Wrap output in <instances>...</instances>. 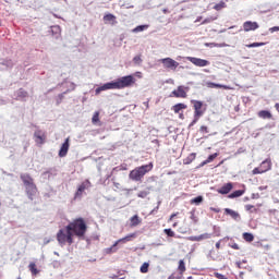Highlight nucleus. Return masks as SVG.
Returning a JSON list of instances; mask_svg holds the SVG:
<instances>
[{
    "label": "nucleus",
    "instance_id": "nucleus-4",
    "mask_svg": "<svg viewBox=\"0 0 279 279\" xmlns=\"http://www.w3.org/2000/svg\"><path fill=\"white\" fill-rule=\"evenodd\" d=\"M57 241L61 247H64L66 243L69 245H73V232L71 230L66 229H60L57 233Z\"/></svg>",
    "mask_w": 279,
    "mask_h": 279
},
{
    "label": "nucleus",
    "instance_id": "nucleus-5",
    "mask_svg": "<svg viewBox=\"0 0 279 279\" xmlns=\"http://www.w3.org/2000/svg\"><path fill=\"white\" fill-rule=\"evenodd\" d=\"M116 82L118 84V89L121 90L123 88H130V86L136 82V78H134L132 75H126L117 78Z\"/></svg>",
    "mask_w": 279,
    "mask_h": 279
},
{
    "label": "nucleus",
    "instance_id": "nucleus-49",
    "mask_svg": "<svg viewBox=\"0 0 279 279\" xmlns=\"http://www.w3.org/2000/svg\"><path fill=\"white\" fill-rule=\"evenodd\" d=\"M201 132H205V134H208V126L202 125L199 129Z\"/></svg>",
    "mask_w": 279,
    "mask_h": 279
},
{
    "label": "nucleus",
    "instance_id": "nucleus-63",
    "mask_svg": "<svg viewBox=\"0 0 279 279\" xmlns=\"http://www.w3.org/2000/svg\"><path fill=\"white\" fill-rule=\"evenodd\" d=\"M51 174V171H46L43 173V175H50Z\"/></svg>",
    "mask_w": 279,
    "mask_h": 279
},
{
    "label": "nucleus",
    "instance_id": "nucleus-1",
    "mask_svg": "<svg viewBox=\"0 0 279 279\" xmlns=\"http://www.w3.org/2000/svg\"><path fill=\"white\" fill-rule=\"evenodd\" d=\"M66 230H70L72 234H75V236H78L80 239L86 234V230H88V226H86V222L83 218H78L73 220L66 226Z\"/></svg>",
    "mask_w": 279,
    "mask_h": 279
},
{
    "label": "nucleus",
    "instance_id": "nucleus-57",
    "mask_svg": "<svg viewBox=\"0 0 279 279\" xmlns=\"http://www.w3.org/2000/svg\"><path fill=\"white\" fill-rule=\"evenodd\" d=\"M70 90H75V83H70Z\"/></svg>",
    "mask_w": 279,
    "mask_h": 279
},
{
    "label": "nucleus",
    "instance_id": "nucleus-20",
    "mask_svg": "<svg viewBox=\"0 0 279 279\" xmlns=\"http://www.w3.org/2000/svg\"><path fill=\"white\" fill-rule=\"evenodd\" d=\"M104 22L111 23V25H114V24H117V16H114V14H112V13L106 14L104 16Z\"/></svg>",
    "mask_w": 279,
    "mask_h": 279
},
{
    "label": "nucleus",
    "instance_id": "nucleus-6",
    "mask_svg": "<svg viewBox=\"0 0 279 279\" xmlns=\"http://www.w3.org/2000/svg\"><path fill=\"white\" fill-rule=\"evenodd\" d=\"M102 90H119L117 80L105 83L104 85L99 86L95 89V94L99 95L100 93H102Z\"/></svg>",
    "mask_w": 279,
    "mask_h": 279
},
{
    "label": "nucleus",
    "instance_id": "nucleus-39",
    "mask_svg": "<svg viewBox=\"0 0 279 279\" xmlns=\"http://www.w3.org/2000/svg\"><path fill=\"white\" fill-rule=\"evenodd\" d=\"M223 8H226V2H220L218 4H215L214 10L219 11V10H223Z\"/></svg>",
    "mask_w": 279,
    "mask_h": 279
},
{
    "label": "nucleus",
    "instance_id": "nucleus-2",
    "mask_svg": "<svg viewBox=\"0 0 279 279\" xmlns=\"http://www.w3.org/2000/svg\"><path fill=\"white\" fill-rule=\"evenodd\" d=\"M20 178L25 186V192H26L28 199H31L33 202L34 196L36 195V193H38V189L36 187V184L34 183V179L32 178V175H29V173H22L20 175Z\"/></svg>",
    "mask_w": 279,
    "mask_h": 279
},
{
    "label": "nucleus",
    "instance_id": "nucleus-42",
    "mask_svg": "<svg viewBox=\"0 0 279 279\" xmlns=\"http://www.w3.org/2000/svg\"><path fill=\"white\" fill-rule=\"evenodd\" d=\"M199 117H202V116H197L194 113V120L190 123V128H193V125H195V123H197V121H199Z\"/></svg>",
    "mask_w": 279,
    "mask_h": 279
},
{
    "label": "nucleus",
    "instance_id": "nucleus-23",
    "mask_svg": "<svg viewBox=\"0 0 279 279\" xmlns=\"http://www.w3.org/2000/svg\"><path fill=\"white\" fill-rule=\"evenodd\" d=\"M130 221H131V228H136V226H140L142 220L138 217V215H134L133 217H131Z\"/></svg>",
    "mask_w": 279,
    "mask_h": 279
},
{
    "label": "nucleus",
    "instance_id": "nucleus-40",
    "mask_svg": "<svg viewBox=\"0 0 279 279\" xmlns=\"http://www.w3.org/2000/svg\"><path fill=\"white\" fill-rule=\"evenodd\" d=\"M264 43H253L251 45H246L248 49H253L254 47H263Z\"/></svg>",
    "mask_w": 279,
    "mask_h": 279
},
{
    "label": "nucleus",
    "instance_id": "nucleus-38",
    "mask_svg": "<svg viewBox=\"0 0 279 279\" xmlns=\"http://www.w3.org/2000/svg\"><path fill=\"white\" fill-rule=\"evenodd\" d=\"M147 195H149V191H141L137 194V197H141L142 199H145V197H147Z\"/></svg>",
    "mask_w": 279,
    "mask_h": 279
},
{
    "label": "nucleus",
    "instance_id": "nucleus-35",
    "mask_svg": "<svg viewBox=\"0 0 279 279\" xmlns=\"http://www.w3.org/2000/svg\"><path fill=\"white\" fill-rule=\"evenodd\" d=\"M190 219H192L193 223H198L199 218H197V216H195V209L190 211Z\"/></svg>",
    "mask_w": 279,
    "mask_h": 279
},
{
    "label": "nucleus",
    "instance_id": "nucleus-10",
    "mask_svg": "<svg viewBox=\"0 0 279 279\" xmlns=\"http://www.w3.org/2000/svg\"><path fill=\"white\" fill-rule=\"evenodd\" d=\"M191 104H193V108L195 110L194 114H196V117H203L204 111L202 108L204 107V102L202 100H191Z\"/></svg>",
    "mask_w": 279,
    "mask_h": 279
},
{
    "label": "nucleus",
    "instance_id": "nucleus-64",
    "mask_svg": "<svg viewBox=\"0 0 279 279\" xmlns=\"http://www.w3.org/2000/svg\"><path fill=\"white\" fill-rule=\"evenodd\" d=\"M179 119H184V113H180Z\"/></svg>",
    "mask_w": 279,
    "mask_h": 279
},
{
    "label": "nucleus",
    "instance_id": "nucleus-62",
    "mask_svg": "<svg viewBox=\"0 0 279 279\" xmlns=\"http://www.w3.org/2000/svg\"><path fill=\"white\" fill-rule=\"evenodd\" d=\"M119 277H118V279H125V277L123 276V274H120V275H118Z\"/></svg>",
    "mask_w": 279,
    "mask_h": 279
},
{
    "label": "nucleus",
    "instance_id": "nucleus-13",
    "mask_svg": "<svg viewBox=\"0 0 279 279\" xmlns=\"http://www.w3.org/2000/svg\"><path fill=\"white\" fill-rule=\"evenodd\" d=\"M34 138L38 145H43L45 143V132H43L40 129H37L34 132Z\"/></svg>",
    "mask_w": 279,
    "mask_h": 279
},
{
    "label": "nucleus",
    "instance_id": "nucleus-27",
    "mask_svg": "<svg viewBox=\"0 0 279 279\" xmlns=\"http://www.w3.org/2000/svg\"><path fill=\"white\" fill-rule=\"evenodd\" d=\"M196 154L192 153L190 154L184 160H183V165H191V162H193V160H195Z\"/></svg>",
    "mask_w": 279,
    "mask_h": 279
},
{
    "label": "nucleus",
    "instance_id": "nucleus-26",
    "mask_svg": "<svg viewBox=\"0 0 279 279\" xmlns=\"http://www.w3.org/2000/svg\"><path fill=\"white\" fill-rule=\"evenodd\" d=\"M28 269L31 271V274L33 276H38V268H36V263L32 262L29 265H28Z\"/></svg>",
    "mask_w": 279,
    "mask_h": 279
},
{
    "label": "nucleus",
    "instance_id": "nucleus-11",
    "mask_svg": "<svg viewBox=\"0 0 279 279\" xmlns=\"http://www.w3.org/2000/svg\"><path fill=\"white\" fill-rule=\"evenodd\" d=\"M90 186L89 181L83 182L81 185H78L77 191L74 195V199H82V195H84V191Z\"/></svg>",
    "mask_w": 279,
    "mask_h": 279
},
{
    "label": "nucleus",
    "instance_id": "nucleus-58",
    "mask_svg": "<svg viewBox=\"0 0 279 279\" xmlns=\"http://www.w3.org/2000/svg\"><path fill=\"white\" fill-rule=\"evenodd\" d=\"M174 217H178V213L177 214H172L171 216H170V218H169V221H173V218Z\"/></svg>",
    "mask_w": 279,
    "mask_h": 279
},
{
    "label": "nucleus",
    "instance_id": "nucleus-45",
    "mask_svg": "<svg viewBox=\"0 0 279 279\" xmlns=\"http://www.w3.org/2000/svg\"><path fill=\"white\" fill-rule=\"evenodd\" d=\"M217 156H218L217 153L209 155L207 158V162H213V160H215V158H217Z\"/></svg>",
    "mask_w": 279,
    "mask_h": 279
},
{
    "label": "nucleus",
    "instance_id": "nucleus-34",
    "mask_svg": "<svg viewBox=\"0 0 279 279\" xmlns=\"http://www.w3.org/2000/svg\"><path fill=\"white\" fill-rule=\"evenodd\" d=\"M148 27H149V25H138V26H136V27L133 29V32H134L135 34H138V32H145V29H148Z\"/></svg>",
    "mask_w": 279,
    "mask_h": 279
},
{
    "label": "nucleus",
    "instance_id": "nucleus-31",
    "mask_svg": "<svg viewBox=\"0 0 279 279\" xmlns=\"http://www.w3.org/2000/svg\"><path fill=\"white\" fill-rule=\"evenodd\" d=\"M16 95H17V99H25V97H27V92L23 88H20L16 92Z\"/></svg>",
    "mask_w": 279,
    "mask_h": 279
},
{
    "label": "nucleus",
    "instance_id": "nucleus-24",
    "mask_svg": "<svg viewBox=\"0 0 279 279\" xmlns=\"http://www.w3.org/2000/svg\"><path fill=\"white\" fill-rule=\"evenodd\" d=\"M245 190H236L233 193L229 194V198L230 199H234L236 197H241L242 195H244Z\"/></svg>",
    "mask_w": 279,
    "mask_h": 279
},
{
    "label": "nucleus",
    "instance_id": "nucleus-52",
    "mask_svg": "<svg viewBox=\"0 0 279 279\" xmlns=\"http://www.w3.org/2000/svg\"><path fill=\"white\" fill-rule=\"evenodd\" d=\"M211 22H213V19L207 17V19H205V20L203 21V25H206V24L211 23Z\"/></svg>",
    "mask_w": 279,
    "mask_h": 279
},
{
    "label": "nucleus",
    "instance_id": "nucleus-3",
    "mask_svg": "<svg viewBox=\"0 0 279 279\" xmlns=\"http://www.w3.org/2000/svg\"><path fill=\"white\" fill-rule=\"evenodd\" d=\"M151 169H154V163L151 162L148 165L137 167L129 173V178L133 182H141L143 178H145V175L149 173V171H151Z\"/></svg>",
    "mask_w": 279,
    "mask_h": 279
},
{
    "label": "nucleus",
    "instance_id": "nucleus-15",
    "mask_svg": "<svg viewBox=\"0 0 279 279\" xmlns=\"http://www.w3.org/2000/svg\"><path fill=\"white\" fill-rule=\"evenodd\" d=\"M69 137L64 141V143L61 145V148L59 150V158H64L66 154H69Z\"/></svg>",
    "mask_w": 279,
    "mask_h": 279
},
{
    "label": "nucleus",
    "instance_id": "nucleus-29",
    "mask_svg": "<svg viewBox=\"0 0 279 279\" xmlns=\"http://www.w3.org/2000/svg\"><path fill=\"white\" fill-rule=\"evenodd\" d=\"M68 93H71V89H66V90L63 92L62 94H59V95H58V98H57V106H60V105L62 104V100L64 99V96H65Z\"/></svg>",
    "mask_w": 279,
    "mask_h": 279
},
{
    "label": "nucleus",
    "instance_id": "nucleus-59",
    "mask_svg": "<svg viewBox=\"0 0 279 279\" xmlns=\"http://www.w3.org/2000/svg\"><path fill=\"white\" fill-rule=\"evenodd\" d=\"M221 247V240H219L217 243H216V248L219 250Z\"/></svg>",
    "mask_w": 279,
    "mask_h": 279
},
{
    "label": "nucleus",
    "instance_id": "nucleus-32",
    "mask_svg": "<svg viewBox=\"0 0 279 279\" xmlns=\"http://www.w3.org/2000/svg\"><path fill=\"white\" fill-rule=\"evenodd\" d=\"M180 274H184L186 271V265L184 264V259L179 260V267H178Z\"/></svg>",
    "mask_w": 279,
    "mask_h": 279
},
{
    "label": "nucleus",
    "instance_id": "nucleus-9",
    "mask_svg": "<svg viewBox=\"0 0 279 279\" xmlns=\"http://www.w3.org/2000/svg\"><path fill=\"white\" fill-rule=\"evenodd\" d=\"M186 60H189V62H192V64H194L195 66L201 68L208 66V64H210V61L195 57H187Z\"/></svg>",
    "mask_w": 279,
    "mask_h": 279
},
{
    "label": "nucleus",
    "instance_id": "nucleus-22",
    "mask_svg": "<svg viewBox=\"0 0 279 279\" xmlns=\"http://www.w3.org/2000/svg\"><path fill=\"white\" fill-rule=\"evenodd\" d=\"M172 110L175 114H180V110H186V105L179 102V104L172 106Z\"/></svg>",
    "mask_w": 279,
    "mask_h": 279
},
{
    "label": "nucleus",
    "instance_id": "nucleus-50",
    "mask_svg": "<svg viewBox=\"0 0 279 279\" xmlns=\"http://www.w3.org/2000/svg\"><path fill=\"white\" fill-rule=\"evenodd\" d=\"M269 32L274 34V32H279V26H274L269 28Z\"/></svg>",
    "mask_w": 279,
    "mask_h": 279
},
{
    "label": "nucleus",
    "instance_id": "nucleus-36",
    "mask_svg": "<svg viewBox=\"0 0 279 279\" xmlns=\"http://www.w3.org/2000/svg\"><path fill=\"white\" fill-rule=\"evenodd\" d=\"M140 271L142 274H147V271H149V263H144L141 268H140Z\"/></svg>",
    "mask_w": 279,
    "mask_h": 279
},
{
    "label": "nucleus",
    "instance_id": "nucleus-30",
    "mask_svg": "<svg viewBox=\"0 0 279 279\" xmlns=\"http://www.w3.org/2000/svg\"><path fill=\"white\" fill-rule=\"evenodd\" d=\"M243 239L244 241H246L247 243H252V241H254V234L250 233V232H244L243 233Z\"/></svg>",
    "mask_w": 279,
    "mask_h": 279
},
{
    "label": "nucleus",
    "instance_id": "nucleus-51",
    "mask_svg": "<svg viewBox=\"0 0 279 279\" xmlns=\"http://www.w3.org/2000/svg\"><path fill=\"white\" fill-rule=\"evenodd\" d=\"M215 277L218 278V279H225L226 278L225 275L219 274V272H215Z\"/></svg>",
    "mask_w": 279,
    "mask_h": 279
},
{
    "label": "nucleus",
    "instance_id": "nucleus-60",
    "mask_svg": "<svg viewBox=\"0 0 279 279\" xmlns=\"http://www.w3.org/2000/svg\"><path fill=\"white\" fill-rule=\"evenodd\" d=\"M110 278L111 279H119V275H111Z\"/></svg>",
    "mask_w": 279,
    "mask_h": 279
},
{
    "label": "nucleus",
    "instance_id": "nucleus-7",
    "mask_svg": "<svg viewBox=\"0 0 279 279\" xmlns=\"http://www.w3.org/2000/svg\"><path fill=\"white\" fill-rule=\"evenodd\" d=\"M132 239H136V233H131L118 240L111 247L107 248V254H112L113 252H117V245H119V243H128L132 241Z\"/></svg>",
    "mask_w": 279,
    "mask_h": 279
},
{
    "label": "nucleus",
    "instance_id": "nucleus-46",
    "mask_svg": "<svg viewBox=\"0 0 279 279\" xmlns=\"http://www.w3.org/2000/svg\"><path fill=\"white\" fill-rule=\"evenodd\" d=\"M253 175H258V173H264L262 168H255L253 171H252Z\"/></svg>",
    "mask_w": 279,
    "mask_h": 279
},
{
    "label": "nucleus",
    "instance_id": "nucleus-18",
    "mask_svg": "<svg viewBox=\"0 0 279 279\" xmlns=\"http://www.w3.org/2000/svg\"><path fill=\"white\" fill-rule=\"evenodd\" d=\"M213 234L210 233H203L201 235H192L190 236V241H206L207 239H210Z\"/></svg>",
    "mask_w": 279,
    "mask_h": 279
},
{
    "label": "nucleus",
    "instance_id": "nucleus-19",
    "mask_svg": "<svg viewBox=\"0 0 279 279\" xmlns=\"http://www.w3.org/2000/svg\"><path fill=\"white\" fill-rule=\"evenodd\" d=\"M232 189H233L232 183H227L221 189L218 190V193H220V195H228V193H230Z\"/></svg>",
    "mask_w": 279,
    "mask_h": 279
},
{
    "label": "nucleus",
    "instance_id": "nucleus-16",
    "mask_svg": "<svg viewBox=\"0 0 279 279\" xmlns=\"http://www.w3.org/2000/svg\"><path fill=\"white\" fill-rule=\"evenodd\" d=\"M243 27H244V32H254V31L258 29V23L247 21L243 24Z\"/></svg>",
    "mask_w": 279,
    "mask_h": 279
},
{
    "label": "nucleus",
    "instance_id": "nucleus-41",
    "mask_svg": "<svg viewBox=\"0 0 279 279\" xmlns=\"http://www.w3.org/2000/svg\"><path fill=\"white\" fill-rule=\"evenodd\" d=\"M163 232L167 234V236H175V232H173L171 229H165Z\"/></svg>",
    "mask_w": 279,
    "mask_h": 279
},
{
    "label": "nucleus",
    "instance_id": "nucleus-48",
    "mask_svg": "<svg viewBox=\"0 0 279 279\" xmlns=\"http://www.w3.org/2000/svg\"><path fill=\"white\" fill-rule=\"evenodd\" d=\"M243 263H247V260H243V262H236V267L239 268V269H243Z\"/></svg>",
    "mask_w": 279,
    "mask_h": 279
},
{
    "label": "nucleus",
    "instance_id": "nucleus-54",
    "mask_svg": "<svg viewBox=\"0 0 279 279\" xmlns=\"http://www.w3.org/2000/svg\"><path fill=\"white\" fill-rule=\"evenodd\" d=\"M159 206H160V202H158V206L155 207V208L150 211V215H154V213H156V211L158 210Z\"/></svg>",
    "mask_w": 279,
    "mask_h": 279
},
{
    "label": "nucleus",
    "instance_id": "nucleus-14",
    "mask_svg": "<svg viewBox=\"0 0 279 279\" xmlns=\"http://www.w3.org/2000/svg\"><path fill=\"white\" fill-rule=\"evenodd\" d=\"M225 215H228L234 221H241V214H239V211H234L230 208H225Z\"/></svg>",
    "mask_w": 279,
    "mask_h": 279
},
{
    "label": "nucleus",
    "instance_id": "nucleus-28",
    "mask_svg": "<svg viewBox=\"0 0 279 279\" xmlns=\"http://www.w3.org/2000/svg\"><path fill=\"white\" fill-rule=\"evenodd\" d=\"M204 202V196L199 195L191 199L190 204H195V206H199Z\"/></svg>",
    "mask_w": 279,
    "mask_h": 279
},
{
    "label": "nucleus",
    "instance_id": "nucleus-47",
    "mask_svg": "<svg viewBox=\"0 0 279 279\" xmlns=\"http://www.w3.org/2000/svg\"><path fill=\"white\" fill-rule=\"evenodd\" d=\"M229 247H232V250H240L239 244L234 242L229 243Z\"/></svg>",
    "mask_w": 279,
    "mask_h": 279
},
{
    "label": "nucleus",
    "instance_id": "nucleus-17",
    "mask_svg": "<svg viewBox=\"0 0 279 279\" xmlns=\"http://www.w3.org/2000/svg\"><path fill=\"white\" fill-rule=\"evenodd\" d=\"M259 169H262L264 173H267V171H271V159H265L260 163Z\"/></svg>",
    "mask_w": 279,
    "mask_h": 279
},
{
    "label": "nucleus",
    "instance_id": "nucleus-43",
    "mask_svg": "<svg viewBox=\"0 0 279 279\" xmlns=\"http://www.w3.org/2000/svg\"><path fill=\"white\" fill-rule=\"evenodd\" d=\"M134 64H141L143 62V59H141V56H135L133 58Z\"/></svg>",
    "mask_w": 279,
    "mask_h": 279
},
{
    "label": "nucleus",
    "instance_id": "nucleus-55",
    "mask_svg": "<svg viewBox=\"0 0 279 279\" xmlns=\"http://www.w3.org/2000/svg\"><path fill=\"white\" fill-rule=\"evenodd\" d=\"M159 206H160V202H158V206L155 207V208L150 211V215H154V213H156V211L158 210Z\"/></svg>",
    "mask_w": 279,
    "mask_h": 279
},
{
    "label": "nucleus",
    "instance_id": "nucleus-61",
    "mask_svg": "<svg viewBox=\"0 0 279 279\" xmlns=\"http://www.w3.org/2000/svg\"><path fill=\"white\" fill-rule=\"evenodd\" d=\"M205 165H208V160L207 159L201 163V167H204Z\"/></svg>",
    "mask_w": 279,
    "mask_h": 279
},
{
    "label": "nucleus",
    "instance_id": "nucleus-33",
    "mask_svg": "<svg viewBox=\"0 0 279 279\" xmlns=\"http://www.w3.org/2000/svg\"><path fill=\"white\" fill-rule=\"evenodd\" d=\"M0 64L2 66H7V69H12L14 66V62H12V60H3Z\"/></svg>",
    "mask_w": 279,
    "mask_h": 279
},
{
    "label": "nucleus",
    "instance_id": "nucleus-56",
    "mask_svg": "<svg viewBox=\"0 0 279 279\" xmlns=\"http://www.w3.org/2000/svg\"><path fill=\"white\" fill-rule=\"evenodd\" d=\"M258 197H260V194L258 193L252 194V199H258Z\"/></svg>",
    "mask_w": 279,
    "mask_h": 279
},
{
    "label": "nucleus",
    "instance_id": "nucleus-8",
    "mask_svg": "<svg viewBox=\"0 0 279 279\" xmlns=\"http://www.w3.org/2000/svg\"><path fill=\"white\" fill-rule=\"evenodd\" d=\"M160 62L163 64L165 69H171L172 71H175V69L180 66V63L171 58L161 59Z\"/></svg>",
    "mask_w": 279,
    "mask_h": 279
},
{
    "label": "nucleus",
    "instance_id": "nucleus-21",
    "mask_svg": "<svg viewBox=\"0 0 279 279\" xmlns=\"http://www.w3.org/2000/svg\"><path fill=\"white\" fill-rule=\"evenodd\" d=\"M257 117H259V119H272L274 116L269 110H260L258 111Z\"/></svg>",
    "mask_w": 279,
    "mask_h": 279
},
{
    "label": "nucleus",
    "instance_id": "nucleus-12",
    "mask_svg": "<svg viewBox=\"0 0 279 279\" xmlns=\"http://www.w3.org/2000/svg\"><path fill=\"white\" fill-rule=\"evenodd\" d=\"M186 92H189V87L180 85L177 90L172 92V95L173 97H181L182 99H186Z\"/></svg>",
    "mask_w": 279,
    "mask_h": 279
},
{
    "label": "nucleus",
    "instance_id": "nucleus-25",
    "mask_svg": "<svg viewBox=\"0 0 279 279\" xmlns=\"http://www.w3.org/2000/svg\"><path fill=\"white\" fill-rule=\"evenodd\" d=\"M60 26L58 25H54V26H51V34L52 36H54L56 39L60 38Z\"/></svg>",
    "mask_w": 279,
    "mask_h": 279
},
{
    "label": "nucleus",
    "instance_id": "nucleus-37",
    "mask_svg": "<svg viewBox=\"0 0 279 279\" xmlns=\"http://www.w3.org/2000/svg\"><path fill=\"white\" fill-rule=\"evenodd\" d=\"M92 123L94 125H97V123H99V111H96L92 118Z\"/></svg>",
    "mask_w": 279,
    "mask_h": 279
},
{
    "label": "nucleus",
    "instance_id": "nucleus-44",
    "mask_svg": "<svg viewBox=\"0 0 279 279\" xmlns=\"http://www.w3.org/2000/svg\"><path fill=\"white\" fill-rule=\"evenodd\" d=\"M210 88H226V86L216 83H209Z\"/></svg>",
    "mask_w": 279,
    "mask_h": 279
},
{
    "label": "nucleus",
    "instance_id": "nucleus-53",
    "mask_svg": "<svg viewBox=\"0 0 279 279\" xmlns=\"http://www.w3.org/2000/svg\"><path fill=\"white\" fill-rule=\"evenodd\" d=\"M253 208H254L253 205H245V210L247 211H252Z\"/></svg>",
    "mask_w": 279,
    "mask_h": 279
}]
</instances>
